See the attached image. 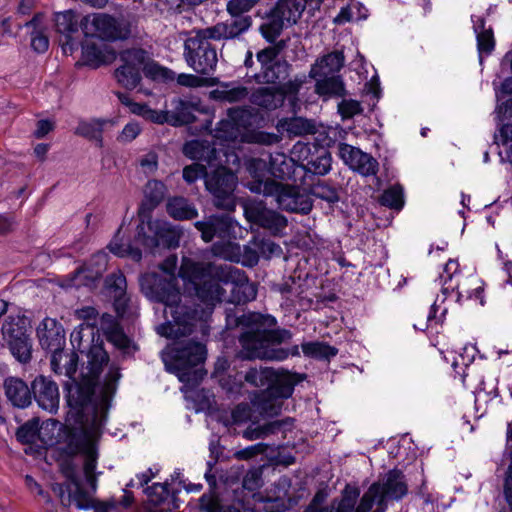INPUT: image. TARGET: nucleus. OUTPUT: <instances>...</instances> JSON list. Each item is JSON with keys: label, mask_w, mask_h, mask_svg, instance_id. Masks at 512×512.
<instances>
[{"label": "nucleus", "mask_w": 512, "mask_h": 512, "mask_svg": "<svg viewBox=\"0 0 512 512\" xmlns=\"http://www.w3.org/2000/svg\"><path fill=\"white\" fill-rule=\"evenodd\" d=\"M227 329L240 328L238 342L240 349L236 356L241 360L264 359L283 361L289 350L279 347L292 338L290 330L277 327L273 315L260 312H245L237 305L225 309Z\"/></svg>", "instance_id": "nucleus-1"}, {"label": "nucleus", "mask_w": 512, "mask_h": 512, "mask_svg": "<svg viewBox=\"0 0 512 512\" xmlns=\"http://www.w3.org/2000/svg\"><path fill=\"white\" fill-rule=\"evenodd\" d=\"M140 291L151 302L165 305V315L171 320L162 323L157 332L166 338L191 335L203 316V308L193 301H182L176 276L146 272L139 277Z\"/></svg>", "instance_id": "nucleus-2"}, {"label": "nucleus", "mask_w": 512, "mask_h": 512, "mask_svg": "<svg viewBox=\"0 0 512 512\" xmlns=\"http://www.w3.org/2000/svg\"><path fill=\"white\" fill-rule=\"evenodd\" d=\"M109 362V355L104 349V342L98 335L92 337V343L87 352L86 372L79 379L75 374L66 375L64 397L69 407L68 417L74 424H93L98 415L96 389L100 385L103 367Z\"/></svg>", "instance_id": "nucleus-3"}, {"label": "nucleus", "mask_w": 512, "mask_h": 512, "mask_svg": "<svg viewBox=\"0 0 512 512\" xmlns=\"http://www.w3.org/2000/svg\"><path fill=\"white\" fill-rule=\"evenodd\" d=\"M181 233L172 227L168 222L161 220H152V218H141L136 227L134 243H119L113 240L109 243V250L118 257H129L135 262L142 259V250L139 246L146 249L157 247L177 248L179 246Z\"/></svg>", "instance_id": "nucleus-4"}, {"label": "nucleus", "mask_w": 512, "mask_h": 512, "mask_svg": "<svg viewBox=\"0 0 512 512\" xmlns=\"http://www.w3.org/2000/svg\"><path fill=\"white\" fill-rule=\"evenodd\" d=\"M224 270L212 263L194 261L189 257H183L179 268L178 276L182 279L185 291L198 298L205 304L222 302L225 296V289L222 283Z\"/></svg>", "instance_id": "nucleus-5"}, {"label": "nucleus", "mask_w": 512, "mask_h": 512, "mask_svg": "<svg viewBox=\"0 0 512 512\" xmlns=\"http://www.w3.org/2000/svg\"><path fill=\"white\" fill-rule=\"evenodd\" d=\"M162 354L168 372L185 384H198L206 374L202 366L207 357L206 345L195 340H177Z\"/></svg>", "instance_id": "nucleus-6"}, {"label": "nucleus", "mask_w": 512, "mask_h": 512, "mask_svg": "<svg viewBox=\"0 0 512 512\" xmlns=\"http://www.w3.org/2000/svg\"><path fill=\"white\" fill-rule=\"evenodd\" d=\"M37 337L42 349L51 353V369L56 374H76L78 354L65 351L66 337L63 326L53 318H44L37 327Z\"/></svg>", "instance_id": "nucleus-7"}, {"label": "nucleus", "mask_w": 512, "mask_h": 512, "mask_svg": "<svg viewBox=\"0 0 512 512\" xmlns=\"http://www.w3.org/2000/svg\"><path fill=\"white\" fill-rule=\"evenodd\" d=\"M212 41H215V37L207 27L192 29L184 41V59L199 75L210 76L216 71L218 49Z\"/></svg>", "instance_id": "nucleus-8"}, {"label": "nucleus", "mask_w": 512, "mask_h": 512, "mask_svg": "<svg viewBox=\"0 0 512 512\" xmlns=\"http://www.w3.org/2000/svg\"><path fill=\"white\" fill-rule=\"evenodd\" d=\"M256 61L253 52L248 49L245 54V77L260 85L278 84L285 81L290 72L291 65L287 60L270 56L264 52H256Z\"/></svg>", "instance_id": "nucleus-9"}, {"label": "nucleus", "mask_w": 512, "mask_h": 512, "mask_svg": "<svg viewBox=\"0 0 512 512\" xmlns=\"http://www.w3.org/2000/svg\"><path fill=\"white\" fill-rule=\"evenodd\" d=\"M3 347H7L12 356L20 363H29L32 359V338L30 320L25 315H8L1 326Z\"/></svg>", "instance_id": "nucleus-10"}, {"label": "nucleus", "mask_w": 512, "mask_h": 512, "mask_svg": "<svg viewBox=\"0 0 512 512\" xmlns=\"http://www.w3.org/2000/svg\"><path fill=\"white\" fill-rule=\"evenodd\" d=\"M262 190L266 197H273L279 209L301 215L309 214L313 208L310 192L299 185H289L279 182L259 184L256 190Z\"/></svg>", "instance_id": "nucleus-11"}, {"label": "nucleus", "mask_w": 512, "mask_h": 512, "mask_svg": "<svg viewBox=\"0 0 512 512\" xmlns=\"http://www.w3.org/2000/svg\"><path fill=\"white\" fill-rule=\"evenodd\" d=\"M304 11L300 0H278L266 13V21L259 27V32L268 43H274L284 27L297 23Z\"/></svg>", "instance_id": "nucleus-12"}, {"label": "nucleus", "mask_w": 512, "mask_h": 512, "mask_svg": "<svg viewBox=\"0 0 512 512\" xmlns=\"http://www.w3.org/2000/svg\"><path fill=\"white\" fill-rule=\"evenodd\" d=\"M80 28L85 37H96L106 41L126 40L131 36V25L123 18L105 13L84 16Z\"/></svg>", "instance_id": "nucleus-13"}, {"label": "nucleus", "mask_w": 512, "mask_h": 512, "mask_svg": "<svg viewBox=\"0 0 512 512\" xmlns=\"http://www.w3.org/2000/svg\"><path fill=\"white\" fill-rule=\"evenodd\" d=\"M238 178L234 172L226 167H218L209 177H206V189L213 196V204L219 209L234 211L236 197L234 191Z\"/></svg>", "instance_id": "nucleus-14"}, {"label": "nucleus", "mask_w": 512, "mask_h": 512, "mask_svg": "<svg viewBox=\"0 0 512 512\" xmlns=\"http://www.w3.org/2000/svg\"><path fill=\"white\" fill-rule=\"evenodd\" d=\"M147 58L143 48H131L120 53L122 64L115 69L114 77L118 84L127 90L135 89L142 80L141 67Z\"/></svg>", "instance_id": "nucleus-15"}, {"label": "nucleus", "mask_w": 512, "mask_h": 512, "mask_svg": "<svg viewBox=\"0 0 512 512\" xmlns=\"http://www.w3.org/2000/svg\"><path fill=\"white\" fill-rule=\"evenodd\" d=\"M237 221L228 213H215L196 221L194 227L200 232L201 239L209 243L214 239L229 241L236 237Z\"/></svg>", "instance_id": "nucleus-16"}, {"label": "nucleus", "mask_w": 512, "mask_h": 512, "mask_svg": "<svg viewBox=\"0 0 512 512\" xmlns=\"http://www.w3.org/2000/svg\"><path fill=\"white\" fill-rule=\"evenodd\" d=\"M64 475L66 477L65 483H53L51 486L62 506L66 508L75 505L77 509L91 507L86 500V490L83 488L75 470L72 467H67L64 470Z\"/></svg>", "instance_id": "nucleus-17"}, {"label": "nucleus", "mask_w": 512, "mask_h": 512, "mask_svg": "<svg viewBox=\"0 0 512 512\" xmlns=\"http://www.w3.org/2000/svg\"><path fill=\"white\" fill-rule=\"evenodd\" d=\"M244 216L249 223L268 230L274 236L283 235L288 225V220L284 215L268 209L262 204L246 205Z\"/></svg>", "instance_id": "nucleus-18"}, {"label": "nucleus", "mask_w": 512, "mask_h": 512, "mask_svg": "<svg viewBox=\"0 0 512 512\" xmlns=\"http://www.w3.org/2000/svg\"><path fill=\"white\" fill-rule=\"evenodd\" d=\"M300 159L305 179L309 176H324L331 170V152L315 143H307L301 147Z\"/></svg>", "instance_id": "nucleus-19"}, {"label": "nucleus", "mask_w": 512, "mask_h": 512, "mask_svg": "<svg viewBox=\"0 0 512 512\" xmlns=\"http://www.w3.org/2000/svg\"><path fill=\"white\" fill-rule=\"evenodd\" d=\"M32 399L38 406L50 414L57 413L60 403V393L57 383L50 377L38 375L31 382Z\"/></svg>", "instance_id": "nucleus-20"}, {"label": "nucleus", "mask_w": 512, "mask_h": 512, "mask_svg": "<svg viewBox=\"0 0 512 512\" xmlns=\"http://www.w3.org/2000/svg\"><path fill=\"white\" fill-rule=\"evenodd\" d=\"M180 488H169L168 481L153 483L145 489L150 512H174L180 507Z\"/></svg>", "instance_id": "nucleus-21"}, {"label": "nucleus", "mask_w": 512, "mask_h": 512, "mask_svg": "<svg viewBox=\"0 0 512 512\" xmlns=\"http://www.w3.org/2000/svg\"><path fill=\"white\" fill-rule=\"evenodd\" d=\"M107 267V255L105 253H96L92 257L79 266L70 274L71 286L79 288L94 287L101 279Z\"/></svg>", "instance_id": "nucleus-22"}, {"label": "nucleus", "mask_w": 512, "mask_h": 512, "mask_svg": "<svg viewBox=\"0 0 512 512\" xmlns=\"http://www.w3.org/2000/svg\"><path fill=\"white\" fill-rule=\"evenodd\" d=\"M302 378L303 376L297 373H290L286 370H275L274 377L271 378L268 388L262 390L259 397L263 402L288 399L292 396L295 386Z\"/></svg>", "instance_id": "nucleus-23"}, {"label": "nucleus", "mask_w": 512, "mask_h": 512, "mask_svg": "<svg viewBox=\"0 0 512 512\" xmlns=\"http://www.w3.org/2000/svg\"><path fill=\"white\" fill-rule=\"evenodd\" d=\"M339 157L364 177L375 176L379 170V163L371 154L346 143L339 144Z\"/></svg>", "instance_id": "nucleus-24"}, {"label": "nucleus", "mask_w": 512, "mask_h": 512, "mask_svg": "<svg viewBox=\"0 0 512 512\" xmlns=\"http://www.w3.org/2000/svg\"><path fill=\"white\" fill-rule=\"evenodd\" d=\"M301 162L295 161L292 157L275 152L269 155V174L280 180H291L305 183V172Z\"/></svg>", "instance_id": "nucleus-25"}, {"label": "nucleus", "mask_w": 512, "mask_h": 512, "mask_svg": "<svg viewBox=\"0 0 512 512\" xmlns=\"http://www.w3.org/2000/svg\"><path fill=\"white\" fill-rule=\"evenodd\" d=\"M173 110L169 111L170 125L181 127L196 121V113L203 112L202 102L198 97L173 98L171 101Z\"/></svg>", "instance_id": "nucleus-26"}, {"label": "nucleus", "mask_w": 512, "mask_h": 512, "mask_svg": "<svg viewBox=\"0 0 512 512\" xmlns=\"http://www.w3.org/2000/svg\"><path fill=\"white\" fill-rule=\"evenodd\" d=\"M100 329L107 341L124 354H131L138 349L132 339L125 334L120 323L112 315L104 313L101 316Z\"/></svg>", "instance_id": "nucleus-27"}, {"label": "nucleus", "mask_w": 512, "mask_h": 512, "mask_svg": "<svg viewBox=\"0 0 512 512\" xmlns=\"http://www.w3.org/2000/svg\"><path fill=\"white\" fill-rule=\"evenodd\" d=\"M252 25V18L248 15H235L230 19L208 26L215 41H227L239 38L247 32Z\"/></svg>", "instance_id": "nucleus-28"}, {"label": "nucleus", "mask_w": 512, "mask_h": 512, "mask_svg": "<svg viewBox=\"0 0 512 512\" xmlns=\"http://www.w3.org/2000/svg\"><path fill=\"white\" fill-rule=\"evenodd\" d=\"M408 493V484L402 470L398 468L390 469L384 476L382 483L379 482L380 501L387 500L399 501Z\"/></svg>", "instance_id": "nucleus-29"}, {"label": "nucleus", "mask_w": 512, "mask_h": 512, "mask_svg": "<svg viewBox=\"0 0 512 512\" xmlns=\"http://www.w3.org/2000/svg\"><path fill=\"white\" fill-rule=\"evenodd\" d=\"M183 153L186 157L197 162H205L209 166L221 164L219 159L220 150L213 142L205 139H194L183 146Z\"/></svg>", "instance_id": "nucleus-30"}, {"label": "nucleus", "mask_w": 512, "mask_h": 512, "mask_svg": "<svg viewBox=\"0 0 512 512\" xmlns=\"http://www.w3.org/2000/svg\"><path fill=\"white\" fill-rule=\"evenodd\" d=\"M76 426H65L62 440L59 441L60 451L69 457L81 452L87 444L88 433L86 427L89 424H75Z\"/></svg>", "instance_id": "nucleus-31"}, {"label": "nucleus", "mask_w": 512, "mask_h": 512, "mask_svg": "<svg viewBox=\"0 0 512 512\" xmlns=\"http://www.w3.org/2000/svg\"><path fill=\"white\" fill-rule=\"evenodd\" d=\"M4 390L8 401L17 408L24 409L32 403V389L25 381L17 377L4 380Z\"/></svg>", "instance_id": "nucleus-32"}, {"label": "nucleus", "mask_w": 512, "mask_h": 512, "mask_svg": "<svg viewBox=\"0 0 512 512\" xmlns=\"http://www.w3.org/2000/svg\"><path fill=\"white\" fill-rule=\"evenodd\" d=\"M473 23V30L476 34L477 50L480 62L483 60V55L489 56L495 48L494 31L491 26L486 27V20L484 17L471 16Z\"/></svg>", "instance_id": "nucleus-33"}, {"label": "nucleus", "mask_w": 512, "mask_h": 512, "mask_svg": "<svg viewBox=\"0 0 512 512\" xmlns=\"http://www.w3.org/2000/svg\"><path fill=\"white\" fill-rule=\"evenodd\" d=\"M345 63L342 51L335 50L317 59L311 66L309 77L338 75Z\"/></svg>", "instance_id": "nucleus-34"}, {"label": "nucleus", "mask_w": 512, "mask_h": 512, "mask_svg": "<svg viewBox=\"0 0 512 512\" xmlns=\"http://www.w3.org/2000/svg\"><path fill=\"white\" fill-rule=\"evenodd\" d=\"M167 188L160 180H149L146 184L145 199L139 208V220L150 218L151 212L164 200Z\"/></svg>", "instance_id": "nucleus-35"}, {"label": "nucleus", "mask_w": 512, "mask_h": 512, "mask_svg": "<svg viewBox=\"0 0 512 512\" xmlns=\"http://www.w3.org/2000/svg\"><path fill=\"white\" fill-rule=\"evenodd\" d=\"M250 102L263 110L273 111L284 104V96L277 86H264L252 92Z\"/></svg>", "instance_id": "nucleus-36"}, {"label": "nucleus", "mask_w": 512, "mask_h": 512, "mask_svg": "<svg viewBox=\"0 0 512 512\" xmlns=\"http://www.w3.org/2000/svg\"><path fill=\"white\" fill-rule=\"evenodd\" d=\"M222 278L227 279V283L224 284L230 286V295H225L223 301L227 300L228 303L238 306L244 305L256 298L257 291L253 285L230 281V275L226 273H223Z\"/></svg>", "instance_id": "nucleus-37"}, {"label": "nucleus", "mask_w": 512, "mask_h": 512, "mask_svg": "<svg viewBox=\"0 0 512 512\" xmlns=\"http://www.w3.org/2000/svg\"><path fill=\"white\" fill-rule=\"evenodd\" d=\"M246 170L249 175L252 177V181L248 184V188L251 192L263 194V191L260 189L256 190L259 184H266L269 182H276L267 177L269 174V161L262 158H251L246 163Z\"/></svg>", "instance_id": "nucleus-38"}, {"label": "nucleus", "mask_w": 512, "mask_h": 512, "mask_svg": "<svg viewBox=\"0 0 512 512\" xmlns=\"http://www.w3.org/2000/svg\"><path fill=\"white\" fill-rule=\"evenodd\" d=\"M166 210L170 217L180 221L191 220L198 216L195 205L182 196L170 198L166 204Z\"/></svg>", "instance_id": "nucleus-39"}, {"label": "nucleus", "mask_w": 512, "mask_h": 512, "mask_svg": "<svg viewBox=\"0 0 512 512\" xmlns=\"http://www.w3.org/2000/svg\"><path fill=\"white\" fill-rule=\"evenodd\" d=\"M314 141L318 147H326L327 150L331 147L337 148V153L339 154V144L344 143L347 132L339 125L332 127H321V129L317 128V132L315 134Z\"/></svg>", "instance_id": "nucleus-40"}, {"label": "nucleus", "mask_w": 512, "mask_h": 512, "mask_svg": "<svg viewBox=\"0 0 512 512\" xmlns=\"http://www.w3.org/2000/svg\"><path fill=\"white\" fill-rule=\"evenodd\" d=\"M109 121L106 119H92L90 121L82 120L75 129V134L88 140H94L99 148L104 145L103 130L104 125Z\"/></svg>", "instance_id": "nucleus-41"}, {"label": "nucleus", "mask_w": 512, "mask_h": 512, "mask_svg": "<svg viewBox=\"0 0 512 512\" xmlns=\"http://www.w3.org/2000/svg\"><path fill=\"white\" fill-rule=\"evenodd\" d=\"M316 80L315 90L319 95L342 97L345 95L344 82L339 75L311 77Z\"/></svg>", "instance_id": "nucleus-42"}, {"label": "nucleus", "mask_w": 512, "mask_h": 512, "mask_svg": "<svg viewBox=\"0 0 512 512\" xmlns=\"http://www.w3.org/2000/svg\"><path fill=\"white\" fill-rule=\"evenodd\" d=\"M301 348L304 356L322 361H330L338 354L335 346L321 341L304 342Z\"/></svg>", "instance_id": "nucleus-43"}, {"label": "nucleus", "mask_w": 512, "mask_h": 512, "mask_svg": "<svg viewBox=\"0 0 512 512\" xmlns=\"http://www.w3.org/2000/svg\"><path fill=\"white\" fill-rule=\"evenodd\" d=\"M54 21L56 31L64 35L67 39H70L71 35L76 33L80 28V22H78L77 16L72 10L56 13Z\"/></svg>", "instance_id": "nucleus-44"}, {"label": "nucleus", "mask_w": 512, "mask_h": 512, "mask_svg": "<svg viewBox=\"0 0 512 512\" xmlns=\"http://www.w3.org/2000/svg\"><path fill=\"white\" fill-rule=\"evenodd\" d=\"M342 189L327 181H320L311 188V197L315 196L326 201L331 207L338 203L341 199L340 193Z\"/></svg>", "instance_id": "nucleus-45"}, {"label": "nucleus", "mask_w": 512, "mask_h": 512, "mask_svg": "<svg viewBox=\"0 0 512 512\" xmlns=\"http://www.w3.org/2000/svg\"><path fill=\"white\" fill-rule=\"evenodd\" d=\"M284 126L290 136H304L308 134L315 135L317 132L316 122L303 117L287 119Z\"/></svg>", "instance_id": "nucleus-46"}, {"label": "nucleus", "mask_w": 512, "mask_h": 512, "mask_svg": "<svg viewBox=\"0 0 512 512\" xmlns=\"http://www.w3.org/2000/svg\"><path fill=\"white\" fill-rule=\"evenodd\" d=\"M274 371L275 369L269 367H260L259 369L250 367L244 375V380L249 385L264 390L268 388L271 378L274 377Z\"/></svg>", "instance_id": "nucleus-47"}, {"label": "nucleus", "mask_w": 512, "mask_h": 512, "mask_svg": "<svg viewBox=\"0 0 512 512\" xmlns=\"http://www.w3.org/2000/svg\"><path fill=\"white\" fill-rule=\"evenodd\" d=\"M40 434V420L37 417H34L21 426H19L16 430L15 436L18 442L21 444H33L39 438Z\"/></svg>", "instance_id": "nucleus-48"}, {"label": "nucleus", "mask_w": 512, "mask_h": 512, "mask_svg": "<svg viewBox=\"0 0 512 512\" xmlns=\"http://www.w3.org/2000/svg\"><path fill=\"white\" fill-rule=\"evenodd\" d=\"M379 203L382 206L394 210H401L404 206V193L400 185H394L384 190L379 197Z\"/></svg>", "instance_id": "nucleus-49"}, {"label": "nucleus", "mask_w": 512, "mask_h": 512, "mask_svg": "<svg viewBox=\"0 0 512 512\" xmlns=\"http://www.w3.org/2000/svg\"><path fill=\"white\" fill-rule=\"evenodd\" d=\"M152 80H171L173 79V71L168 68L162 67L157 62L152 60L147 53L145 63L141 67V74Z\"/></svg>", "instance_id": "nucleus-50"}, {"label": "nucleus", "mask_w": 512, "mask_h": 512, "mask_svg": "<svg viewBox=\"0 0 512 512\" xmlns=\"http://www.w3.org/2000/svg\"><path fill=\"white\" fill-rule=\"evenodd\" d=\"M260 257L270 259L282 254V248L270 238L263 235H253Z\"/></svg>", "instance_id": "nucleus-51"}, {"label": "nucleus", "mask_w": 512, "mask_h": 512, "mask_svg": "<svg viewBox=\"0 0 512 512\" xmlns=\"http://www.w3.org/2000/svg\"><path fill=\"white\" fill-rule=\"evenodd\" d=\"M377 503L379 507L385 506L384 501H380L379 495V482H374L368 488L367 492L360 499L359 504L357 505L355 512H369L374 503Z\"/></svg>", "instance_id": "nucleus-52"}, {"label": "nucleus", "mask_w": 512, "mask_h": 512, "mask_svg": "<svg viewBox=\"0 0 512 512\" xmlns=\"http://www.w3.org/2000/svg\"><path fill=\"white\" fill-rule=\"evenodd\" d=\"M360 496V489L356 486L347 484L341 493V499L338 502L337 508L339 512H353L357 499Z\"/></svg>", "instance_id": "nucleus-53"}, {"label": "nucleus", "mask_w": 512, "mask_h": 512, "mask_svg": "<svg viewBox=\"0 0 512 512\" xmlns=\"http://www.w3.org/2000/svg\"><path fill=\"white\" fill-rule=\"evenodd\" d=\"M177 83L184 87L197 88L203 86H214L218 83V79L203 75L198 76L194 74L181 73L177 76Z\"/></svg>", "instance_id": "nucleus-54"}, {"label": "nucleus", "mask_w": 512, "mask_h": 512, "mask_svg": "<svg viewBox=\"0 0 512 512\" xmlns=\"http://www.w3.org/2000/svg\"><path fill=\"white\" fill-rule=\"evenodd\" d=\"M307 82V76L305 74L296 75L293 79L286 82L278 83V90L283 94L284 100L291 96L293 100H297V95L301 87Z\"/></svg>", "instance_id": "nucleus-55"}, {"label": "nucleus", "mask_w": 512, "mask_h": 512, "mask_svg": "<svg viewBox=\"0 0 512 512\" xmlns=\"http://www.w3.org/2000/svg\"><path fill=\"white\" fill-rule=\"evenodd\" d=\"M240 257V262L244 267L252 268L258 264L261 257L255 244L254 237L243 245L240 251Z\"/></svg>", "instance_id": "nucleus-56"}, {"label": "nucleus", "mask_w": 512, "mask_h": 512, "mask_svg": "<svg viewBox=\"0 0 512 512\" xmlns=\"http://www.w3.org/2000/svg\"><path fill=\"white\" fill-rule=\"evenodd\" d=\"M105 287L112 295L127 292V281L125 275L120 270L107 275L105 279Z\"/></svg>", "instance_id": "nucleus-57"}, {"label": "nucleus", "mask_w": 512, "mask_h": 512, "mask_svg": "<svg viewBox=\"0 0 512 512\" xmlns=\"http://www.w3.org/2000/svg\"><path fill=\"white\" fill-rule=\"evenodd\" d=\"M83 63L92 68H98L103 63V54L96 44H88L82 48Z\"/></svg>", "instance_id": "nucleus-58"}, {"label": "nucleus", "mask_w": 512, "mask_h": 512, "mask_svg": "<svg viewBox=\"0 0 512 512\" xmlns=\"http://www.w3.org/2000/svg\"><path fill=\"white\" fill-rule=\"evenodd\" d=\"M206 177H209V173L207 171L206 165L202 163L195 162L183 168V179L188 184H193L198 179H204L206 182Z\"/></svg>", "instance_id": "nucleus-59"}, {"label": "nucleus", "mask_w": 512, "mask_h": 512, "mask_svg": "<svg viewBox=\"0 0 512 512\" xmlns=\"http://www.w3.org/2000/svg\"><path fill=\"white\" fill-rule=\"evenodd\" d=\"M495 121L501 127L505 122L512 121V97H506L497 101L495 110Z\"/></svg>", "instance_id": "nucleus-60"}, {"label": "nucleus", "mask_w": 512, "mask_h": 512, "mask_svg": "<svg viewBox=\"0 0 512 512\" xmlns=\"http://www.w3.org/2000/svg\"><path fill=\"white\" fill-rule=\"evenodd\" d=\"M219 99L229 103H236L248 96V89L244 86H237L230 89L218 91Z\"/></svg>", "instance_id": "nucleus-61"}, {"label": "nucleus", "mask_w": 512, "mask_h": 512, "mask_svg": "<svg viewBox=\"0 0 512 512\" xmlns=\"http://www.w3.org/2000/svg\"><path fill=\"white\" fill-rule=\"evenodd\" d=\"M215 136L225 141L234 140L237 137V129L229 120H221L215 128Z\"/></svg>", "instance_id": "nucleus-62"}, {"label": "nucleus", "mask_w": 512, "mask_h": 512, "mask_svg": "<svg viewBox=\"0 0 512 512\" xmlns=\"http://www.w3.org/2000/svg\"><path fill=\"white\" fill-rule=\"evenodd\" d=\"M338 112L343 119H348L360 114L362 112V108L358 101L353 99H344L338 104Z\"/></svg>", "instance_id": "nucleus-63"}, {"label": "nucleus", "mask_w": 512, "mask_h": 512, "mask_svg": "<svg viewBox=\"0 0 512 512\" xmlns=\"http://www.w3.org/2000/svg\"><path fill=\"white\" fill-rule=\"evenodd\" d=\"M242 486L250 492L259 489L262 486V472L259 469L249 470L243 477Z\"/></svg>", "instance_id": "nucleus-64"}]
</instances>
